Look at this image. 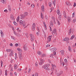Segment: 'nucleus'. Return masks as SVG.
Returning a JSON list of instances; mask_svg holds the SVG:
<instances>
[{
	"mask_svg": "<svg viewBox=\"0 0 76 76\" xmlns=\"http://www.w3.org/2000/svg\"><path fill=\"white\" fill-rule=\"evenodd\" d=\"M64 67H65V70H67V69H68V68L67 66H65Z\"/></svg>",
	"mask_w": 76,
	"mask_h": 76,
	"instance_id": "nucleus-58",
	"label": "nucleus"
},
{
	"mask_svg": "<svg viewBox=\"0 0 76 76\" xmlns=\"http://www.w3.org/2000/svg\"><path fill=\"white\" fill-rule=\"evenodd\" d=\"M23 49H24V51H27V46H26V45H24L23 46Z\"/></svg>",
	"mask_w": 76,
	"mask_h": 76,
	"instance_id": "nucleus-12",
	"label": "nucleus"
},
{
	"mask_svg": "<svg viewBox=\"0 0 76 76\" xmlns=\"http://www.w3.org/2000/svg\"><path fill=\"white\" fill-rule=\"evenodd\" d=\"M27 16H28V12H25L24 13V14L20 15V18L21 19H23L25 18V17Z\"/></svg>",
	"mask_w": 76,
	"mask_h": 76,
	"instance_id": "nucleus-3",
	"label": "nucleus"
},
{
	"mask_svg": "<svg viewBox=\"0 0 76 76\" xmlns=\"http://www.w3.org/2000/svg\"><path fill=\"white\" fill-rule=\"evenodd\" d=\"M64 61L65 62V63H67V60L66 59H64Z\"/></svg>",
	"mask_w": 76,
	"mask_h": 76,
	"instance_id": "nucleus-43",
	"label": "nucleus"
},
{
	"mask_svg": "<svg viewBox=\"0 0 76 76\" xmlns=\"http://www.w3.org/2000/svg\"><path fill=\"white\" fill-rule=\"evenodd\" d=\"M76 2H74V3L73 7H76Z\"/></svg>",
	"mask_w": 76,
	"mask_h": 76,
	"instance_id": "nucleus-53",
	"label": "nucleus"
},
{
	"mask_svg": "<svg viewBox=\"0 0 76 76\" xmlns=\"http://www.w3.org/2000/svg\"><path fill=\"white\" fill-rule=\"evenodd\" d=\"M31 7H32V8H34V7H35V6H34V5L32 4L31 5Z\"/></svg>",
	"mask_w": 76,
	"mask_h": 76,
	"instance_id": "nucleus-50",
	"label": "nucleus"
},
{
	"mask_svg": "<svg viewBox=\"0 0 76 76\" xmlns=\"http://www.w3.org/2000/svg\"><path fill=\"white\" fill-rule=\"evenodd\" d=\"M39 60L40 62L39 63V65H42V64L44 63L45 61L42 58H40Z\"/></svg>",
	"mask_w": 76,
	"mask_h": 76,
	"instance_id": "nucleus-7",
	"label": "nucleus"
},
{
	"mask_svg": "<svg viewBox=\"0 0 76 76\" xmlns=\"http://www.w3.org/2000/svg\"><path fill=\"white\" fill-rule=\"evenodd\" d=\"M76 19H74L73 20H72V22H73V23H75V22H76Z\"/></svg>",
	"mask_w": 76,
	"mask_h": 76,
	"instance_id": "nucleus-47",
	"label": "nucleus"
},
{
	"mask_svg": "<svg viewBox=\"0 0 76 76\" xmlns=\"http://www.w3.org/2000/svg\"><path fill=\"white\" fill-rule=\"evenodd\" d=\"M10 46H11V47H13V44H12V43H11L10 45Z\"/></svg>",
	"mask_w": 76,
	"mask_h": 76,
	"instance_id": "nucleus-64",
	"label": "nucleus"
},
{
	"mask_svg": "<svg viewBox=\"0 0 76 76\" xmlns=\"http://www.w3.org/2000/svg\"><path fill=\"white\" fill-rule=\"evenodd\" d=\"M57 23H58V25H60V23L58 21V20H57Z\"/></svg>",
	"mask_w": 76,
	"mask_h": 76,
	"instance_id": "nucleus-56",
	"label": "nucleus"
},
{
	"mask_svg": "<svg viewBox=\"0 0 76 76\" xmlns=\"http://www.w3.org/2000/svg\"><path fill=\"white\" fill-rule=\"evenodd\" d=\"M20 18V17H19V16H18L17 18V19H16L17 21L18 22H19V21Z\"/></svg>",
	"mask_w": 76,
	"mask_h": 76,
	"instance_id": "nucleus-23",
	"label": "nucleus"
},
{
	"mask_svg": "<svg viewBox=\"0 0 76 76\" xmlns=\"http://www.w3.org/2000/svg\"><path fill=\"white\" fill-rule=\"evenodd\" d=\"M72 32V28H70L69 30V32L68 33L69 35H70L71 34V33Z\"/></svg>",
	"mask_w": 76,
	"mask_h": 76,
	"instance_id": "nucleus-16",
	"label": "nucleus"
},
{
	"mask_svg": "<svg viewBox=\"0 0 76 76\" xmlns=\"http://www.w3.org/2000/svg\"><path fill=\"white\" fill-rule=\"evenodd\" d=\"M35 23H33L32 26V29L33 31H35Z\"/></svg>",
	"mask_w": 76,
	"mask_h": 76,
	"instance_id": "nucleus-10",
	"label": "nucleus"
},
{
	"mask_svg": "<svg viewBox=\"0 0 76 76\" xmlns=\"http://www.w3.org/2000/svg\"><path fill=\"white\" fill-rule=\"evenodd\" d=\"M26 36L27 38H28V37H29V36H28V34H26Z\"/></svg>",
	"mask_w": 76,
	"mask_h": 76,
	"instance_id": "nucleus-51",
	"label": "nucleus"
},
{
	"mask_svg": "<svg viewBox=\"0 0 76 76\" xmlns=\"http://www.w3.org/2000/svg\"><path fill=\"white\" fill-rule=\"evenodd\" d=\"M1 3H2L3 4H5L6 3V2L4 0H1Z\"/></svg>",
	"mask_w": 76,
	"mask_h": 76,
	"instance_id": "nucleus-26",
	"label": "nucleus"
},
{
	"mask_svg": "<svg viewBox=\"0 0 76 76\" xmlns=\"http://www.w3.org/2000/svg\"><path fill=\"white\" fill-rule=\"evenodd\" d=\"M43 23L44 26H46V24H45V22H43Z\"/></svg>",
	"mask_w": 76,
	"mask_h": 76,
	"instance_id": "nucleus-60",
	"label": "nucleus"
},
{
	"mask_svg": "<svg viewBox=\"0 0 76 76\" xmlns=\"http://www.w3.org/2000/svg\"><path fill=\"white\" fill-rule=\"evenodd\" d=\"M1 67H2V66H3V61H1Z\"/></svg>",
	"mask_w": 76,
	"mask_h": 76,
	"instance_id": "nucleus-44",
	"label": "nucleus"
},
{
	"mask_svg": "<svg viewBox=\"0 0 76 76\" xmlns=\"http://www.w3.org/2000/svg\"><path fill=\"white\" fill-rule=\"evenodd\" d=\"M9 11L10 12H11V7L8 8Z\"/></svg>",
	"mask_w": 76,
	"mask_h": 76,
	"instance_id": "nucleus-41",
	"label": "nucleus"
},
{
	"mask_svg": "<svg viewBox=\"0 0 76 76\" xmlns=\"http://www.w3.org/2000/svg\"><path fill=\"white\" fill-rule=\"evenodd\" d=\"M51 37H52V35L51 36H49L47 38V39L48 41H47V42L48 43V42H49L50 41H51Z\"/></svg>",
	"mask_w": 76,
	"mask_h": 76,
	"instance_id": "nucleus-11",
	"label": "nucleus"
},
{
	"mask_svg": "<svg viewBox=\"0 0 76 76\" xmlns=\"http://www.w3.org/2000/svg\"><path fill=\"white\" fill-rule=\"evenodd\" d=\"M45 26V30H47V26Z\"/></svg>",
	"mask_w": 76,
	"mask_h": 76,
	"instance_id": "nucleus-63",
	"label": "nucleus"
},
{
	"mask_svg": "<svg viewBox=\"0 0 76 76\" xmlns=\"http://www.w3.org/2000/svg\"><path fill=\"white\" fill-rule=\"evenodd\" d=\"M66 4H67V5H68V6H70V5L71 4L70 3L69 1L66 2Z\"/></svg>",
	"mask_w": 76,
	"mask_h": 76,
	"instance_id": "nucleus-22",
	"label": "nucleus"
},
{
	"mask_svg": "<svg viewBox=\"0 0 76 76\" xmlns=\"http://www.w3.org/2000/svg\"><path fill=\"white\" fill-rule=\"evenodd\" d=\"M11 39H12L13 40H15V37H13V36H11Z\"/></svg>",
	"mask_w": 76,
	"mask_h": 76,
	"instance_id": "nucleus-36",
	"label": "nucleus"
},
{
	"mask_svg": "<svg viewBox=\"0 0 76 76\" xmlns=\"http://www.w3.org/2000/svg\"><path fill=\"white\" fill-rule=\"evenodd\" d=\"M31 68H29L28 69V73H29V72H31Z\"/></svg>",
	"mask_w": 76,
	"mask_h": 76,
	"instance_id": "nucleus-45",
	"label": "nucleus"
},
{
	"mask_svg": "<svg viewBox=\"0 0 76 76\" xmlns=\"http://www.w3.org/2000/svg\"><path fill=\"white\" fill-rule=\"evenodd\" d=\"M13 23L14 24V25H15L16 26H17V25H18V24L17 23H16V22L15 21H14L13 22Z\"/></svg>",
	"mask_w": 76,
	"mask_h": 76,
	"instance_id": "nucleus-34",
	"label": "nucleus"
},
{
	"mask_svg": "<svg viewBox=\"0 0 76 76\" xmlns=\"http://www.w3.org/2000/svg\"><path fill=\"white\" fill-rule=\"evenodd\" d=\"M0 32H1V34H3V31H2V30L0 31Z\"/></svg>",
	"mask_w": 76,
	"mask_h": 76,
	"instance_id": "nucleus-62",
	"label": "nucleus"
},
{
	"mask_svg": "<svg viewBox=\"0 0 76 76\" xmlns=\"http://www.w3.org/2000/svg\"><path fill=\"white\" fill-rule=\"evenodd\" d=\"M21 69H17V71L18 72H20V71H21Z\"/></svg>",
	"mask_w": 76,
	"mask_h": 76,
	"instance_id": "nucleus-48",
	"label": "nucleus"
},
{
	"mask_svg": "<svg viewBox=\"0 0 76 76\" xmlns=\"http://www.w3.org/2000/svg\"><path fill=\"white\" fill-rule=\"evenodd\" d=\"M38 76V73L36 72L35 73V76Z\"/></svg>",
	"mask_w": 76,
	"mask_h": 76,
	"instance_id": "nucleus-52",
	"label": "nucleus"
},
{
	"mask_svg": "<svg viewBox=\"0 0 76 76\" xmlns=\"http://www.w3.org/2000/svg\"><path fill=\"white\" fill-rule=\"evenodd\" d=\"M17 50L18 51H19V52H22V50L20 48H17Z\"/></svg>",
	"mask_w": 76,
	"mask_h": 76,
	"instance_id": "nucleus-24",
	"label": "nucleus"
},
{
	"mask_svg": "<svg viewBox=\"0 0 76 76\" xmlns=\"http://www.w3.org/2000/svg\"><path fill=\"white\" fill-rule=\"evenodd\" d=\"M64 50H62L61 51V53L63 56L64 55Z\"/></svg>",
	"mask_w": 76,
	"mask_h": 76,
	"instance_id": "nucleus-28",
	"label": "nucleus"
},
{
	"mask_svg": "<svg viewBox=\"0 0 76 76\" xmlns=\"http://www.w3.org/2000/svg\"><path fill=\"white\" fill-rule=\"evenodd\" d=\"M41 16L42 19H44V17H43V15H42V13H41Z\"/></svg>",
	"mask_w": 76,
	"mask_h": 76,
	"instance_id": "nucleus-37",
	"label": "nucleus"
},
{
	"mask_svg": "<svg viewBox=\"0 0 76 76\" xmlns=\"http://www.w3.org/2000/svg\"><path fill=\"white\" fill-rule=\"evenodd\" d=\"M35 65L36 67H37V66L38 65V63H37V62H36L35 63Z\"/></svg>",
	"mask_w": 76,
	"mask_h": 76,
	"instance_id": "nucleus-59",
	"label": "nucleus"
},
{
	"mask_svg": "<svg viewBox=\"0 0 76 76\" xmlns=\"http://www.w3.org/2000/svg\"><path fill=\"white\" fill-rule=\"evenodd\" d=\"M19 23L20 25L23 26L24 28H26V27L28 26V25H27L26 26V23H25V22L24 21L23 22L22 20H20L19 22Z\"/></svg>",
	"mask_w": 76,
	"mask_h": 76,
	"instance_id": "nucleus-1",
	"label": "nucleus"
},
{
	"mask_svg": "<svg viewBox=\"0 0 76 76\" xmlns=\"http://www.w3.org/2000/svg\"><path fill=\"white\" fill-rule=\"evenodd\" d=\"M10 19L11 20H15V18L13 17V16L12 15H10Z\"/></svg>",
	"mask_w": 76,
	"mask_h": 76,
	"instance_id": "nucleus-17",
	"label": "nucleus"
},
{
	"mask_svg": "<svg viewBox=\"0 0 76 76\" xmlns=\"http://www.w3.org/2000/svg\"><path fill=\"white\" fill-rule=\"evenodd\" d=\"M56 12H57L58 15H60V10H58Z\"/></svg>",
	"mask_w": 76,
	"mask_h": 76,
	"instance_id": "nucleus-33",
	"label": "nucleus"
},
{
	"mask_svg": "<svg viewBox=\"0 0 76 76\" xmlns=\"http://www.w3.org/2000/svg\"><path fill=\"white\" fill-rule=\"evenodd\" d=\"M37 53L38 55H41V54H42V53H41V52L39 51H38Z\"/></svg>",
	"mask_w": 76,
	"mask_h": 76,
	"instance_id": "nucleus-31",
	"label": "nucleus"
},
{
	"mask_svg": "<svg viewBox=\"0 0 76 76\" xmlns=\"http://www.w3.org/2000/svg\"><path fill=\"white\" fill-rule=\"evenodd\" d=\"M48 4H49V6H50V7H51V6H52V4H51V3L50 2H49Z\"/></svg>",
	"mask_w": 76,
	"mask_h": 76,
	"instance_id": "nucleus-39",
	"label": "nucleus"
},
{
	"mask_svg": "<svg viewBox=\"0 0 76 76\" xmlns=\"http://www.w3.org/2000/svg\"><path fill=\"white\" fill-rule=\"evenodd\" d=\"M75 13H73L72 14V17L73 18V17H74V16H75Z\"/></svg>",
	"mask_w": 76,
	"mask_h": 76,
	"instance_id": "nucleus-61",
	"label": "nucleus"
},
{
	"mask_svg": "<svg viewBox=\"0 0 76 76\" xmlns=\"http://www.w3.org/2000/svg\"><path fill=\"white\" fill-rule=\"evenodd\" d=\"M52 34L53 35H57V34L56 29L54 28L53 30V31H52Z\"/></svg>",
	"mask_w": 76,
	"mask_h": 76,
	"instance_id": "nucleus-8",
	"label": "nucleus"
},
{
	"mask_svg": "<svg viewBox=\"0 0 76 76\" xmlns=\"http://www.w3.org/2000/svg\"><path fill=\"white\" fill-rule=\"evenodd\" d=\"M58 18L59 19V20H60L61 19V15H59V16Z\"/></svg>",
	"mask_w": 76,
	"mask_h": 76,
	"instance_id": "nucleus-29",
	"label": "nucleus"
},
{
	"mask_svg": "<svg viewBox=\"0 0 76 76\" xmlns=\"http://www.w3.org/2000/svg\"><path fill=\"white\" fill-rule=\"evenodd\" d=\"M50 25L51 26H53V24L52 22H50Z\"/></svg>",
	"mask_w": 76,
	"mask_h": 76,
	"instance_id": "nucleus-40",
	"label": "nucleus"
},
{
	"mask_svg": "<svg viewBox=\"0 0 76 76\" xmlns=\"http://www.w3.org/2000/svg\"><path fill=\"white\" fill-rule=\"evenodd\" d=\"M17 31H18V32H21V31L20 30H19V28H18L17 29Z\"/></svg>",
	"mask_w": 76,
	"mask_h": 76,
	"instance_id": "nucleus-46",
	"label": "nucleus"
},
{
	"mask_svg": "<svg viewBox=\"0 0 76 76\" xmlns=\"http://www.w3.org/2000/svg\"><path fill=\"white\" fill-rule=\"evenodd\" d=\"M18 54L19 58L20 60H22V58H23V56H22V53L20 52H18Z\"/></svg>",
	"mask_w": 76,
	"mask_h": 76,
	"instance_id": "nucleus-6",
	"label": "nucleus"
},
{
	"mask_svg": "<svg viewBox=\"0 0 76 76\" xmlns=\"http://www.w3.org/2000/svg\"><path fill=\"white\" fill-rule=\"evenodd\" d=\"M15 46H16V47H18V46H19V44L18 43H16L15 45Z\"/></svg>",
	"mask_w": 76,
	"mask_h": 76,
	"instance_id": "nucleus-55",
	"label": "nucleus"
},
{
	"mask_svg": "<svg viewBox=\"0 0 76 76\" xmlns=\"http://www.w3.org/2000/svg\"><path fill=\"white\" fill-rule=\"evenodd\" d=\"M30 37L31 41H32V42H33V41H34V39H35V37H34V35L33 34H30Z\"/></svg>",
	"mask_w": 76,
	"mask_h": 76,
	"instance_id": "nucleus-5",
	"label": "nucleus"
},
{
	"mask_svg": "<svg viewBox=\"0 0 76 76\" xmlns=\"http://www.w3.org/2000/svg\"><path fill=\"white\" fill-rule=\"evenodd\" d=\"M6 51L7 52H10V51H11V49H7Z\"/></svg>",
	"mask_w": 76,
	"mask_h": 76,
	"instance_id": "nucleus-32",
	"label": "nucleus"
},
{
	"mask_svg": "<svg viewBox=\"0 0 76 76\" xmlns=\"http://www.w3.org/2000/svg\"><path fill=\"white\" fill-rule=\"evenodd\" d=\"M10 55L9 56H13V51H11V53H10Z\"/></svg>",
	"mask_w": 76,
	"mask_h": 76,
	"instance_id": "nucleus-21",
	"label": "nucleus"
},
{
	"mask_svg": "<svg viewBox=\"0 0 76 76\" xmlns=\"http://www.w3.org/2000/svg\"><path fill=\"white\" fill-rule=\"evenodd\" d=\"M52 18L54 21H55V18H54V17H52Z\"/></svg>",
	"mask_w": 76,
	"mask_h": 76,
	"instance_id": "nucleus-57",
	"label": "nucleus"
},
{
	"mask_svg": "<svg viewBox=\"0 0 76 76\" xmlns=\"http://www.w3.org/2000/svg\"><path fill=\"white\" fill-rule=\"evenodd\" d=\"M60 63H61V62H63V59H62V58H60Z\"/></svg>",
	"mask_w": 76,
	"mask_h": 76,
	"instance_id": "nucleus-54",
	"label": "nucleus"
},
{
	"mask_svg": "<svg viewBox=\"0 0 76 76\" xmlns=\"http://www.w3.org/2000/svg\"><path fill=\"white\" fill-rule=\"evenodd\" d=\"M67 20L68 22H70V21H71V19H70V17H68Z\"/></svg>",
	"mask_w": 76,
	"mask_h": 76,
	"instance_id": "nucleus-20",
	"label": "nucleus"
},
{
	"mask_svg": "<svg viewBox=\"0 0 76 76\" xmlns=\"http://www.w3.org/2000/svg\"><path fill=\"white\" fill-rule=\"evenodd\" d=\"M50 51L51 52L53 53V55H55L56 54V51H57V48H52L50 49Z\"/></svg>",
	"mask_w": 76,
	"mask_h": 76,
	"instance_id": "nucleus-4",
	"label": "nucleus"
},
{
	"mask_svg": "<svg viewBox=\"0 0 76 76\" xmlns=\"http://www.w3.org/2000/svg\"><path fill=\"white\" fill-rule=\"evenodd\" d=\"M63 14L65 19H67V16L66 15V13L65 11H64Z\"/></svg>",
	"mask_w": 76,
	"mask_h": 76,
	"instance_id": "nucleus-14",
	"label": "nucleus"
},
{
	"mask_svg": "<svg viewBox=\"0 0 76 76\" xmlns=\"http://www.w3.org/2000/svg\"><path fill=\"white\" fill-rule=\"evenodd\" d=\"M68 50L70 52H71V51H72V49H71V47L70 46L68 47Z\"/></svg>",
	"mask_w": 76,
	"mask_h": 76,
	"instance_id": "nucleus-27",
	"label": "nucleus"
},
{
	"mask_svg": "<svg viewBox=\"0 0 76 76\" xmlns=\"http://www.w3.org/2000/svg\"><path fill=\"white\" fill-rule=\"evenodd\" d=\"M54 55L53 54H51L50 55V57H53V58H54V57H53V56H54Z\"/></svg>",
	"mask_w": 76,
	"mask_h": 76,
	"instance_id": "nucleus-42",
	"label": "nucleus"
},
{
	"mask_svg": "<svg viewBox=\"0 0 76 76\" xmlns=\"http://www.w3.org/2000/svg\"><path fill=\"white\" fill-rule=\"evenodd\" d=\"M56 0H54L53 2V4H54V5L55 6L56 5Z\"/></svg>",
	"mask_w": 76,
	"mask_h": 76,
	"instance_id": "nucleus-38",
	"label": "nucleus"
},
{
	"mask_svg": "<svg viewBox=\"0 0 76 76\" xmlns=\"http://www.w3.org/2000/svg\"><path fill=\"white\" fill-rule=\"evenodd\" d=\"M44 6L42 5L41 7V10H42V11L43 12H44Z\"/></svg>",
	"mask_w": 76,
	"mask_h": 76,
	"instance_id": "nucleus-19",
	"label": "nucleus"
},
{
	"mask_svg": "<svg viewBox=\"0 0 76 76\" xmlns=\"http://www.w3.org/2000/svg\"><path fill=\"white\" fill-rule=\"evenodd\" d=\"M18 65L16 64H15L14 67V69L15 70H16V69H18Z\"/></svg>",
	"mask_w": 76,
	"mask_h": 76,
	"instance_id": "nucleus-18",
	"label": "nucleus"
},
{
	"mask_svg": "<svg viewBox=\"0 0 76 76\" xmlns=\"http://www.w3.org/2000/svg\"><path fill=\"white\" fill-rule=\"evenodd\" d=\"M46 56V55L45 54H43L41 56V58H42V57H45Z\"/></svg>",
	"mask_w": 76,
	"mask_h": 76,
	"instance_id": "nucleus-30",
	"label": "nucleus"
},
{
	"mask_svg": "<svg viewBox=\"0 0 76 76\" xmlns=\"http://www.w3.org/2000/svg\"><path fill=\"white\" fill-rule=\"evenodd\" d=\"M69 38L68 37H66L64 39V41H66V42H67V43H68V41H69Z\"/></svg>",
	"mask_w": 76,
	"mask_h": 76,
	"instance_id": "nucleus-13",
	"label": "nucleus"
},
{
	"mask_svg": "<svg viewBox=\"0 0 76 76\" xmlns=\"http://www.w3.org/2000/svg\"><path fill=\"white\" fill-rule=\"evenodd\" d=\"M62 73H63V71H60L57 74V76H60V75H61V74H62Z\"/></svg>",
	"mask_w": 76,
	"mask_h": 76,
	"instance_id": "nucleus-15",
	"label": "nucleus"
},
{
	"mask_svg": "<svg viewBox=\"0 0 76 76\" xmlns=\"http://www.w3.org/2000/svg\"><path fill=\"white\" fill-rule=\"evenodd\" d=\"M50 64H47L43 65L42 66V68H43V69H44L46 70H50V68H48V67L49 66H50Z\"/></svg>",
	"mask_w": 76,
	"mask_h": 76,
	"instance_id": "nucleus-2",
	"label": "nucleus"
},
{
	"mask_svg": "<svg viewBox=\"0 0 76 76\" xmlns=\"http://www.w3.org/2000/svg\"><path fill=\"white\" fill-rule=\"evenodd\" d=\"M52 67L51 70L52 71V72H53V71L54 70V68L56 67V66L54 64H52Z\"/></svg>",
	"mask_w": 76,
	"mask_h": 76,
	"instance_id": "nucleus-9",
	"label": "nucleus"
},
{
	"mask_svg": "<svg viewBox=\"0 0 76 76\" xmlns=\"http://www.w3.org/2000/svg\"><path fill=\"white\" fill-rule=\"evenodd\" d=\"M45 19L46 20H48V17H47V16L46 15L45 17Z\"/></svg>",
	"mask_w": 76,
	"mask_h": 76,
	"instance_id": "nucleus-49",
	"label": "nucleus"
},
{
	"mask_svg": "<svg viewBox=\"0 0 76 76\" xmlns=\"http://www.w3.org/2000/svg\"><path fill=\"white\" fill-rule=\"evenodd\" d=\"M5 75H6V76H7V70H5Z\"/></svg>",
	"mask_w": 76,
	"mask_h": 76,
	"instance_id": "nucleus-35",
	"label": "nucleus"
},
{
	"mask_svg": "<svg viewBox=\"0 0 76 76\" xmlns=\"http://www.w3.org/2000/svg\"><path fill=\"white\" fill-rule=\"evenodd\" d=\"M75 35H73L71 36V37L70 39H71V40H72L73 39V38H75Z\"/></svg>",
	"mask_w": 76,
	"mask_h": 76,
	"instance_id": "nucleus-25",
	"label": "nucleus"
}]
</instances>
